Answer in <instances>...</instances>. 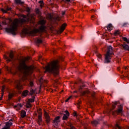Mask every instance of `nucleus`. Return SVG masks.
Returning <instances> with one entry per match:
<instances>
[{
	"instance_id": "nucleus-1",
	"label": "nucleus",
	"mask_w": 129,
	"mask_h": 129,
	"mask_svg": "<svg viewBox=\"0 0 129 129\" xmlns=\"http://www.w3.org/2000/svg\"><path fill=\"white\" fill-rule=\"evenodd\" d=\"M9 57L5 56V59L7 60V62H12L14 64H17L18 65V63L16 61H18L19 65L17 67V70L22 78L27 79V77L30 75V73L34 69V68L27 66L26 60L15 57L13 51L10 53Z\"/></svg>"
},
{
	"instance_id": "nucleus-2",
	"label": "nucleus",
	"mask_w": 129,
	"mask_h": 129,
	"mask_svg": "<svg viewBox=\"0 0 129 129\" xmlns=\"http://www.w3.org/2000/svg\"><path fill=\"white\" fill-rule=\"evenodd\" d=\"M59 61L55 60L45 67V73L48 72V73L52 74L53 76H57L59 74Z\"/></svg>"
},
{
	"instance_id": "nucleus-3",
	"label": "nucleus",
	"mask_w": 129,
	"mask_h": 129,
	"mask_svg": "<svg viewBox=\"0 0 129 129\" xmlns=\"http://www.w3.org/2000/svg\"><path fill=\"white\" fill-rule=\"evenodd\" d=\"M19 26V20H17L13 22L9 27L5 28V31L6 33H8V34H12L13 36H16V35H17V31H18V27Z\"/></svg>"
},
{
	"instance_id": "nucleus-4",
	"label": "nucleus",
	"mask_w": 129,
	"mask_h": 129,
	"mask_svg": "<svg viewBox=\"0 0 129 129\" xmlns=\"http://www.w3.org/2000/svg\"><path fill=\"white\" fill-rule=\"evenodd\" d=\"M113 54V49H112V47L111 46H109L108 47V51H107L106 54L105 55V59L104 60V63L106 64H108V63H110L111 60V56Z\"/></svg>"
},
{
	"instance_id": "nucleus-5",
	"label": "nucleus",
	"mask_w": 129,
	"mask_h": 129,
	"mask_svg": "<svg viewBox=\"0 0 129 129\" xmlns=\"http://www.w3.org/2000/svg\"><path fill=\"white\" fill-rule=\"evenodd\" d=\"M29 85L30 87H31L30 90V95L32 96V98H30L28 100V102H35V96L33 95L36 94V90L33 89V88H32L34 86V82L32 81L31 80H30Z\"/></svg>"
},
{
	"instance_id": "nucleus-6",
	"label": "nucleus",
	"mask_w": 129,
	"mask_h": 129,
	"mask_svg": "<svg viewBox=\"0 0 129 129\" xmlns=\"http://www.w3.org/2000/svg\"><path fill=\"white\" fill-rule=\"evenodd\" d=\"M45 31H46V26L44 25V23H43L41 26L39 28V29H35L31 31V35L32 36V37H35V36H38V34L45 32Z\"/></svg>"
},
{
	"instance_id": "nucleus-7",
	"label": "nucleus",
	"mask_w": 129,
	"mask_h": 129,
	"mask_svg": "<svg viewBox=\"0 0 129 129\" xmlns=\"http://www.w3.org/2000/svg\"><path fill=\"white\" fill-rule=\"evenodd\" d=\"M60 118H61V116H57L54 118V119L53 120L52 122L54 125H56L57 126L58 124H59V122L61 121Z\"/></svg>"
},
{
	"instance_id": "nucleus-8",
	"label": "nucleus",
	"mask_w": 129,
	"mask_h": 129,
	"mask_svg": "<svg viewBox=\"0 0 129 129\" xmlns=\"http://www.w3.org/2000/svg\"><path fill=\"white\" fill-rule=\"evenodd\" d=\"M12 11V8L9 7V6L6 5L4 9V8L1 9V12H3L4 14H8V12Z\"/></svg>"
},
{
	"instance_id": "nucleus-9",
	"label": "nucleus",
	"mask_w": 129,
	"mask_h": 129,
	"mask_svg": "<svg viewBox=\"0 0 129 129\" xmlns=\"http://www.w3.org/2000/svg\"><path fill=\"white\" fill-rule=\"evenodd\" d=\"M15 86L17 89H19V90L22 89V85H21V81L20 80L15 81Z\"/></svg>"
},
{
	"instance_id": "nucleus-10",
	"label": "nucleus",
	"mask_w": 129,
	"mask_h": 129,
	"mask_svg": "<svg viewBox=\"0 0 129 129\" xmlns=\"http://www.w3.org/2000/svg\"><path fill=\"white\" fill-rule=\"evenodd\" d=\"M120 47L123 50H124V51H129V46L126 44L125 42H124L123 44H121Z\"/></svg>"
},
{
	"instance_id": "nucleus-11",
	"label": "nucleus",
	"mask_w": 129,
	"mask_h": 129,
	"mask_svg": "<svg viewBox=\"0 0 129 129\" xmlns=\"http://www.w3.org/2000/svg\"><path fill=\"white\" fill-rule=\"evenodd\" d=\"M65 113V114H63V116L62 117V120H67V119H68V117L70 115V113H69V111H68V110H66Z\"/></svg>"
},
{
	"instance_id": "nucleus-12",
	"label": "nucleus",
	"mask_w": 129,
	"mask_h": 129,
	"mask_svg": "<svg viewBox=\"0 0 129 129\" xmlns=\"http://www.w3.org/2000/svg\"><path fill=\"white\" fill-rule=\"evenodd\" d=\"M44 116L45 118V120L46 121V123H47V124L48 123H50V121H51V119H50V115H49V114L47 112H45L44 114Z\"/></svg>"
},
{
	"instance_id": "nucleus-13",
	"label": "nucleus",
	"mask_w": 129,
	"mask_h": 129,
	"mask_svg": "<svg viewBox=\"0 0 129 129\" xmlns=\"http://www.w3.org/2000/svg\"><path fill=\"white\" fill-rule=\"evenodd\" d=\"M20 25L22 28H23V29L25 31H29V30H31V27L29 26V25L25 26L23 24V23H21Z\"/></svg>"
},
{
	"instance_id": "nucleus-14",
	"label": "nucleus",
	"mask_w": 129,
	"mask_h": 129,
	"mask_svg": "<svg viewBox=\"0 0 129 129\" xmlns=\"http://www.w3.org/2000/svg\"><path fill=\"white\" fill-rule=\"evenodd\" d=\"M67 26V24L66 23H64L61 25L59 29L60 33H63V32H64V30H65Z\"/></svg>"
},
{
	"instance_id": "nucleus-15",
	"label": "nucleus",
	"mask_w": 129,
	"mask_h": 129,
	"mask_svg": "<svg viewBox=\"0 0 129 129\" xmlns=\"http://www.w3.org/2000/svg\"><path fill=\"white\" fill-rule=\"evenodd\" d=\"M29 93H30L29 91H28L27 90H24L22 93V98H24V97H26V96H27L29 94Z\"/></svg>"
},
{
	"instance_id": "nucleus-16",
	"label": "nucleus",
	"mask_w": 129,
	"mask_h": 129,
	"mask_svg": "<svg viewBox=\"0 0 129 129\" xmlns=\"http://www.w3.org/2000/svg\"><path fill=\"white\" fill-rule=\"evenodd\" d=\"M15 4L23 6V5H25V2L22 1V0H16Z\"/></svg>"
},
{
	"instance_id": "nucleus-17",
	"label": "nucleus",
	"mask_w": 129,
	"mask_h": 129,
	"mask_svg": "<svg viewBox=\"0 0 129 129\" xmlns=\"http://www.w3.org/2000/svg\"><path fill=\"white\" fill-rule=\"evenodd\" d=\"M99 119L98 120H94L93 121H92V123L94 126H96L97 124H99Z\"/></svg>"
},
{
	"instance_id": "nucleus-18",
	"label": "nucleus",
	"mask_w": 129,
	"mask_h": 129,
	"mask_svg": "<svg viewBox=\"0 0 129 129\" xmlns=\"http://www.w3.org/2000/svg\"><path fill=\"white\" fill-rule=\"evenodd\" d=\"M23 104H21V103H18L17 104V105H15L14 106L15 108H18V109H20V108H21V107H23Z\"/></svg>"
},
{
	"instance_id": "nucleus-19",
	"label": "nucleus",
	"mask_w": 129,
	"mask_h": 129,
	"mask_svg": "<svg viewBox=\"0 0 129 129\" xmlns=\"http://www.w3.org/2000/svg\"><path fill=\"white\" fill-rule=\"evenodd\" d=\"M35 42L37 44H42V43H43V41L40 38H36L35 39Z\"/></svg>"
},
{
	"instance_id": "nucleus-20",
	"label": "nucleus",
	"mask_w": 129,
	"mask_h": 129,
	"mask_svg": "<svg viewBox=\"0 0 129 129\" xmlns=\"http://www.w3.org/2000/svg\"><path fill=\"white\" fill-rule=\"evenodd\" d=\"M107 30L109 31V32H110V31H111V30H112V24H110L108 25V26H107Z\"/></svg>"
},
{
	"instance_id": "nucleus-21",
	"label": "nucleus",
	"mask_w": 129,
	"mask_h": 129,
	"mask_svg": "<svg viewBox=\"0 0 129 129\" xmlns=\"http://www.w3.org/2000/svg\"><path fill=\"white\" fill-rule=\"evenodd\" d=\"M21 116L22 118H24L26 116V111L22 110L21 113Z\"/></svg>"
},
{
	"instance_id": "nucleus-22",
	"label": "nucleus",
	"mask_w": 129,
	"mask_h": 129,
	"mask_svg": "<svg viewBox=\"0 0 129 129\" xmlns=\"http://www.w3.org/2000/svg\"><path fill=\"white\" fill-rule=\"evenodd\" d=\"M42 122V115H38V123L40 124Z\"/></svg>"
},
{
	"instance_id": "nucleus-23",
	"label": "nucleus",
	"mask_w": 129,
	"mask_h": 129,
	"mask_svg": "<svg viewBox=\"0 0 129 129\" xmlns=\"http://www.w3.org/2000/svg\"><path fill=\"white\" fill-rule=\"evenodd\" d=\"M14 93H9L8 95L9 100H11V99H12V98L13 97V96H14Z\"/></svg>"
},
{
	"instance_id": "nucleus-24",
	"label": "nucleus",
	"mask_w": 129,
	"mask_h": 129,
	"mask_svg": "<svg viewBox=\"0 0 129 129\" xmlns=\"http://www.w3.org/2000/svg\"><path fill=\"white\" fill-rule=\"evenodd\" d=\"M26 107L27 108H31V107H32V104L30 103V102L27 103Z\"/></svg>"
},
{
	"instance_id": "nucleus-25",
	"label": "nucleus",
	"mask_w": 129,
	"mask_h": 129,
	"mask_svg": "<svg viewBox=\"0 0 129 129\" xmlns=\"http://www.w3.org/2000/svg\"><path fill=\"white\" fill-rule=\"evenodd\" d=\"M35 12L37 15H41V11H40V10H39V9L36 8L35 9Z\"/></svg>"
},
{
	"instance_id": "nucleus-26",
	"label": "nucleus",
	"mask_w": 129,
	"mask_h": 129,
	"mask_svg": "<svg viewBox=\"0 0 129 129\" xmlns=\"http://www.w3.org/2000/svg\"><path fill=\"white\" fill-rule=\"evenodd\" d=\"M115 129H121V127L119 126V125L118 123H116L115 125Z\"/></svg>"
},
{
	"instance_id": "nucleus-27",
	"label": "nucleus",
	"mask_w": 129,
	"mask_h": 129,
	"mask_svg": "<svg viewBox=\"0 0 129 129\" xmlns=\"http://www.w3.org/2000/svg\"><path fill=\"white\" fill-rule=\"evenodd\" d=\"M26 11L28 14H30L31 13V9H30V8L29 7L26 8Z\"/></svg>"
},
{
	"instance_id": "nucleus-28",
	"label": "nucleus",
	"mask_w": 129,
	"mask_h": 129,
	"mask_svg": "<svg viewBox=\"0 0 129 129\" xmlns=\"http://www.w3.org/2000/svg\"><path fill=\"white\" fill-rule=\"evenodd\" d=\"M69 125L70 127V129H75V127H74V126H73V124H72L71 123H70L69 124Z\"/></svg>"
},
{
	"instance_id": "nucleus-29",
	"label": "nucleus",
	"mask_w": 129,
	"mask_h": 129,
	"mask_svg": "<svg viewBox=\"0 0 129 129\" xmlns=\"http://www.w3.org/2000/svg\"><path fill=\"white\" fill-rule=\"evenodd\" d=\"M117 104V102H114L112 104V108L114 109L115 108L116 105Z\"/></svg>"
},
{
	"instance_id": "nucleus-30",
	"label": "nucleus",
	"mask_w": 129,
	"mask_h": 129,
	"mask_svg": "<svg viewBox=\"0 0 129 129\" xmlns=\"http://www.w3.org/2000/svg\"><path fill=\"white\" fill-rule=\"evenodd\" d=\"M128 26H129V24L127 22H125L122 25V27H127Z\"/></svg>"
},
{
	"instance_id": "nucleus-31",
	"label": "nucleus",
	"mask_w": 129,
	"mask_h": 129,
	"mask_svg": "<svg viewBox=\"0 0 129 129\" xmlns=\"http://www.w3.org/2000/svg\"><path fill=\"white\" fill-rule=\"evenodd\" d=\"M83 87H85V85H83L79 86V91H80L82 89V88H83Z\"/></svg>"
},
{
	"instance_id": "nucleus-32",
	"label": "nucleus",
	"mask_w": 129,
	"mask_h": 129,
	"mask_svg": "<svg viewBox=\"0 0 129 129\" xmlns=\"http://www.w3.org/2000/svg\"><path fill=\"white\" fill-rule=\"evenodd\" d=\"M114 35H119V31L118 30H116L114 32Z\"/></svg>"
},
{
	"instance_id": "nucleus-33",
	"label": "nucleus",
	"mask_w": 129,
	"mask_h": 129,
	"mask_svg": "<svg viewBox=\"0 0 129 129\" xmlns=\"http://www.w3.org/2000/svg\"><path fill=\"white\" fill-rule=\"evenodd\" d=\"M118 112H119V113H121V112H122V108H120L118 110Z\"/></svg>"
},
{
	"instance_id": "nucleus-34",
	"label": "nucleus",
	"mask_w": 129,
	"mask_h": 129,
	"mask_svg": "<svg viewBox=\"0 0 129 129\" xmlns=\"http://www.w3.org/2000/svg\"><path fill=\"white\" fill-rule=\"evenodd\" d=\"M39 4H40V5H43V4H44V1H39Z\"/></svg>"
},
{
	"instance_id": "nucleus-35",
	"label": "nucleus",
	"mask_w": 129,
	"mask_h": 129,
	"mask_svg": "<svg viewBox=\"0 0 129 129\" xmlns=\"http://www.w3.org/2000/svg\"><path fill=\"white\" fill-rule=\"evenodd\" d=\"M63 2H66L67 3H70L71 0H62Z\"/></svg>"
},
{
	"instance_id": "nucleus-36",
	"label": "nucleus",
	"mask_w": 129,
	"mask_h": 129,
	"mask_svg": "<svg viewBox=\"0 0 129 129\" xmlns=\"http://www.w3.org/2000/svg\"><path fill=\"white\" fill-rule=\"evenodd\" d=\"M2 24H3V25H8V23H7V22H6V21H3V22H2Z\"/></svg>"
},
{
	"instance_id": "nucleus-37",
	"label": "nucleus",
	"mask_w": 129,
	"mask_h": 129,
	"mask_svg": "<svg viewBox=\"0 0 129 129\" xmlns=\"http://www.w3.org/2000/svg\"><path fill=\"white\" fill-rule=\"evenodd\" d=\"M43 81H44V82H45V83H47V81H46L45 80H43L42 81V80H40V83H43Z\"/></svg>"
},
{
	"instance_id": "nucleus-38",
	"label": "nucleus",
	"mask_w": 129,
	"mask_h": 129,
	"mask_svg": "<svg viewBox=\"0 0 129 129\" xmlns=\"http://www.w3.org/2000/svg\"><path fill=\"white\" fill-rule=\"evenodd\" d=\"M70 98H71V97H69V98L66 100V102H68V101H69V100L70 99Z\"/></svg>"
},
{
	"instance_id": "nucleus-39",
	"label": "nucleus",
	"mask_w": 129,
	"mask_h": 129,
	"mask_svg": "<svg viewBox=\"0 0 129 129\" xmlns=\"http://www.w3.org/2000/svg\"><path fill=\"white\" fill-rule=\"evenodd\" d=\"M74 116H77V113L76 112H74Z\"/></svg>"
},
{
	"instance_id": "nucleus-40",
	"label": "nucleus",
	"mask_w": 129,
	"mask_h": 129,
	"mask_svg": "<svg viewBox=\"0 0 129 129\" xmlns=\"http://www.w3.org/2000/svg\"><path fill=\"white\" fill-rule=\"evenodd\" d=\"M3 97H4V94H2V96L0 98V100H3Z\"/></svg>"
},
{
	"instance_id": "nucleus-41",
	"label": "nucleus",
	"mask_w": 129,
	"mask_h": 129,
	"mask_svg": "<svg viewBox=\"0 0 129 129\" xmlns=\"http://www.w3.org/2000/svg\"><path fill=\"white\" fill-rule=\"evenodd\" d=\"M3 92H4V91H5V86H3L2 87V89Z\"/></svg>"
},
{
	"instance_id": "nucleus-42",
	"label": "nucleus",
	"mask_w": 129,
	"mask_h": 129,
	"mask_svg": "<svg viewBox=\"0 0 129 129\" xmlns=\"http://www.w3.org/2000/svg\"><path fill=\"white\" fill-rule=\"evenodd\" d=\"M65 14H66L65 11H62V16H65Z\"/></svg>"
},
{
	"instance_id": "nucleus-43",
	"label": "nucleus",
	"mask_w": 129,
	"mask_h": 129,
	"mask_svg": "<svg viewBox=\"0 0 129 129\" xmlns=\"http://www.w3.org/2000/svg\"><path fill=\"white\" fill-rule=\"evenodd\" d=\"M98 57L99 59H101V55L99 54V55H98Z\"/></svg>"
},
{
	"instance_id": "nucleus-44",
	"label": "nucleus",
	"mask_w": 129,
	"mask_h": 129,
	"mask_svg": "<svg viewBox=\"0 0 129 129\" xmlns=\"http://www.w3.org/2000/svg\"><path fill=\"white\" fill-rule=\"evenodd\" d=\"M22 17L23 18V19H26L27 18V16H26V15H22Z\"/></svg>"
},
{
	"instance_id": "nucleus-45",
	"label": "nucleus",
	"mask_w": 129,
	"mask_h": 129,
	"mask_svg": "<svg viewBox=\"0 0 129 129\" xmlns=\"http://www.w3.org/2000/svg\"><path fill=\"white\" fill-rule=\"evenodd\" d=\"M92 97H93V98H95V96H94V94H93L92 95Z\"/></svg>"
},
{
	"instance_id": "nucleus-46",
	"label": "nucleus",
	"mask_w": 129,
	"mask_h": 129,
	"mask_svg": "<svg viewBox=\"0 0 129 129\" xmlns=\"http://www.w3.org/2000/svg\"><path fill=\"white\" fill-rule=\"evenodd\" d=\"M9 121V122H12V121H14V120H13V119H11Z\"/></svg>"
},
{
	"instance_id": "nucleus-47",
	"label": "nucleus",
	"mask_w": 129,
	"mask_h": 129,
	"mask_svg": "<svg viewBox=\"0 0 129 129\" xmlns=\"http://www.w3.org/2000/svg\"><path fill=\"white\" fill-rule=\"evenodd\" d=\"M92 19H96V18L95 17V16H92Z\"/></svg>"
},
{
	"instance_id": "nucleus-48",
	"label": "nucleus",
	"mask_w": 129,
	"mask_h": 129,
	"mask_svg": "<svg viewBox=\"0 0 129 129\" xmlns=\"http://www.w3.org/2000/svg\"><path fill=\"white\" fill-rule=\"evenodd\" d=\"M40 8H41V9H42V8H43V4H40Z\"/></svg>"
},
{
	"instance_id": "nucleus-49",
	"label": "nucleus",
	"mask_w": 129,
	"mask_h": 129,
	"mask_svg": "<svg viewBox=\"0 0 129 129\" xmlns=\"http://www.w3.org/2000/svg\"><path fill=\"white\" fill-rule=\"evenodd\" d=\"M3 47H4L3 45H0V47H1V48H3Z\"/></svg>"
},
{
	"instance_id": "nucleus-50",
	"label": "nucleus",
	"mask_w": 129,
	"mask_h": 129,
	"mask_svg": "<svg viewBox=\"0 0 129 129\" xmlns=\"http://www.w3.org/2000/svg\"><path fill=\"white\" fill-rule=\"evenodd\" d=\"M81 83H82V84H83V83H82V81H80Z\"/></svg>"
},
{
	"instance_id": "nucleus-51",
	"label": "nucleus",
	"mask_w": 129,
	"mask_h": 129,
	"mask_svg": "<svg viewBox=\"0 0 129 129\" xmlns=\"http://www.w3.org/2000/svg\"><path fill=\"white\" fill-rule=\"evenodd\" d=\"M1 73H2V72H1V70H0V74H1Z\"/></svg>"
},
{
	"instance_id": "nucleus-52",
	"label": "nucleus",
	"mask_w": 129,
	"mask_h": 129,
	"mask_svg": "<svg viewBox=\"0 0 129 129\" xmlns=\"http://www.w3.org/2000/svg\"><path fill=\"white\" fill-rule=\"evenodd\" d=\"M0 27H2V25L0 24Z\"/></svg>"
},
{
	"instance_id": "nucleus-53",
	"label": "nucleus",
	"mask_w": 129,
	"mask_h": 129,
	"mask_svg": "<svg viewBox=\"0 0 129 129\" xmlns=\"http://www.w3.org/2000/svg\"><path fill=\"white\" fill-rule=\"evenodd\" d=\"M82 37L81 38V40H82Z\"/></svg>"
},
{
	"instance_id": "nucleus-54",
	"label": "nucleus",
	"mask_w": 129,
	"mask_h": 129,
	"mask_svg": "<svg viewBox=\"0 0 129 129\" xmlns=\"http://www.w3.org/2000/svg\"><path fill=\"white\" fill-rule=\"evenodd\" d=\"M126 69H127V68H126L125 70H126Z\"/></svg>"
}]
</instances>
